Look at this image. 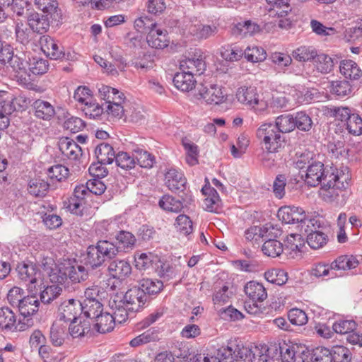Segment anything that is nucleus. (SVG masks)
Segmentation results:
<instances>
[{
  "label": "nucleus",
  "mask_w": 362,
  "mask_h": 362,
  "mask_svg": "<svg viewBox=\"0 0 362 362\" xmlns=\"http://www.w3.org/2000/svg\"><path fill=\"white\" fill-rule=\"evenodd\" d=\"M108 272L115 279H124L132 272V267L130 264L123 259H115L110 262L108 266Z\"/></svg>",
  "instance_id": "obj_18"
},
{
  "label": "nucleus",
  "mask_w": 362,
  "mask_h": 362,
  "mask_svg": "<svg viewBox=\"0 0 362 362\" xmlns=\"http://www.w3.org/2000/svg\"><path fill=\"white\" fill-rule=\"evenodd\" d=\"M81 315V306L78 300L70 299L61 303L58 309V320L60 322H71Z\"/></svg>",
  "instance_id": "obj_9"
},
{
  "label": "nucleus",
  "mask_w": 362,
  "mask_h": 362,
  "mask_svg": "<svg viewBox=\"0 0 362 362\" xmlns=\"http://www.w3.org/2000/svg\"><path fill=\"white\" fill-rule=\"evenodd\" d=\"M81 313H83L86 319L93 321L103 313V304L99 300L90 301V300H83L81 303Z\"/></svg>",
  "instance_id": "obj_27"
},
{
  "label": "nucleus",
  "mask_w": 362,
  "mask_h": 362,
  "mask_svg": "<svg viewBox=\"0 0 362 362\" xmlns=\"http://www.w3.org/2000/svg\"><path fill=\"white\" fill-rule=\"evenodd\" d=\"M31 30L28 23H17L16 27V40L23 45L28 43L32 35Z\"/></svg>",
  "instance_id": "obj_62"
},
{
  "label": "nucleus",
  "mask_w": 362,
  "mask_h": 362,
  "mask_svg": "<svg viewBox=\"0 0 362 362\" xmlns=\"http://www.w3.org/2000/svg\"><path fill=\"white\" fill-rule=\"evenodd\" d=\"M180 69L192 76L201 75L206 69V63L202 55L183 59L180 62Z\"/></svg>",
  "instance_id": "obj_12"
},
{
  "label": "nucleus",
  "mask_w": 362,
  "mask_h": 362,
  "mask_svg": "<svg viewBox=\"0 0 362 362\" xmlns=\"http://www.w3.org/2000/svg\"><path fill=\"white\" fill-rule=\"evenodd\" d=\"M340 73L350 80H358L362 76V71L358 64L351 59H344L340 62Z\"/></svg>",
  "instance_id": "obj_25"
},
{
  "label": "nucleus",
  "mask_w": 362,
  "mask_h": 362,
  "mask_svg": "<svg viewBox=\"0 0 362 362\" xmlns=\"http://www.w3.org/2000/svg\"><path fill=\"white\" fill-rule=\"evenodd\" d=\"M69 262L57 264L52 273L49 274V280L52 283L66 286L69 285Z\"/></svg>",
  "instance_id": "obj_29"
},
{
  "label": "nucleus",
  "mask_w": 362,
  "mask_h": 362,
  "mask_svg": "<svg viewBox=\"0 0 362 362\" xmlns=\"http://www.w3.org/2000/svg\"><path fill=\"white\" fill-rule=\"evenodd\" d=\"M233 293L228 291L227 286H223L221 289L216 291L213 298L216 310L220 309L221 306L228 303Z\"/></svg>",
  "instance_id": "obj_61"
},
{
  "label": "nucleus",
  "mask_w": 362,
  "mask_h": 362,
  "mask_svg": "<svg viewBox=\"0 0 362 362\" xmlns=\"http://www.w3.org/2000/svg\"><path fill=\"white\" fill-rule=\"evenodd\" d=\"M93 321L95 322V328L102 334L111 332L115 325L112 315L108 313L103 312Z\"/></svg>",
  "instance_id": "obj_34"
},
{
  "label": "nucleus",
  "mask_w": 362,
  "mask_h": 362,
  "mask_svg": "<svg viewBox=\"0 0 362 362\" xmlns=\"http://www.w3.org/2000/svg\"><path fill=\"white\" fill-rule=\"evenodd\" d=\"M59 148L62 153L69 160H76L82 156L81 146L76 141L67 137L59 141Z\"/></svg>",
  "instance_id": "obj_15"
},
{
  "label": "nucleus",
  "mask_w": 362,
  "mask_h": 362,
  "mask_svg": "<svg viewBox=\"0 0 362 362\" xmlns=\"http://www.w3.org/2000/svg\"><path fill=\"white\" fill-rule=\"evenodd\" d=\"M69 284L80 283L86 281L88 277V272L84 266L82 265H71L69 263Z\"/></svg>",
  "instance_id": "obj_44"
},
{
  "label": "nucleus",
  "mask_w": 362,
  "mask_h": 362,
  "mask_svg": "<svg viewBox=\"0 0 362 362\" xmlns=\"http://www.w3.org/2000/svg\"><path fill=\"white\" fill-rule=\"evenodd\" d=\"M282 362H295L296 357L305 353L306 348L302 344L285 341L279 344Z\"/></svg>",
  "instance_id": "obj_14"
},
{
  "label": "nucleus",
  "mask_w": 362,
  "mask_h": 362,
  "mask_svg": "<svg viewBox=\"0 0 362 362\" xmlns=\"http://www.w3.org/2000/svg\"><path fill=\"white\" fill-rule=\"evenodd\" d=\"M174 357L180 359V362H199L202 356L191 351L186 344H180L173 349Z\"/></svg>",
  "instance_id": "obj_28"
},
{
  "label": "nucleus",
  "mask_w": 362,
  "mask_h": 362,
  "mask_svg": "<svg viewBox=\"0 0 362 362\" xmlns=\"http://www.w3.org/2000/svg\"><path fill=\"white\" fill-rule=\"evenodd\" d=\"M218 29L215 25H194L189 28V32L199 39H207L217 33Z\"/></svg>",
  "instance_id": "obj_39"
},
{
  "label": "nucleus",
  "mask_w": 362,
  "mask_h": 362,
  "mask_svg": "<svg viewBox=\"0 0 362 362\" xmlns=\"http://www.w3.org/2000/svg\"><path fill=\"white\" fill-rule=\"evenodd\" d=\"M40 302L37 296L34 294L23 297L17 305L21 315L23 317L21 320L25 318H31L30 316L35 314L39 308Z\"/></svg>",
  "instance_id": "obj_17"
},
{
  "label": "nucleus",
  "mask_w": 362,
  "mask_h": 362,
  "mask_svg": "<svg viewBox=\"0 0 362 362\" xmlns=\"http://www.w3.org/2000/svg\"><path fill=\"white\" fill-rule=\"evenodd\" d=\"M346 124L349 133L355 136L362 134V119L358 114H352Z\"/></svg>",
  "instance_id": "obj_64"
},
{
  "label": "nucleus",
  "mask_w": 362,
  "mask_h": 362,
  "mask_svg": "<svg viewBox=\"0 0 362 362\" xmlns=\"http://www.w3.org/2000/svg\"><path fill=\"white\" fill-rule=\"evenodd\" d=\"M28 83L33 80L32 75L43 74L48 70L47 61L43 59L33 58L29 62Z\"/></svg>",
  "instance_id": "obj_41"
},
{
  "label": "nucleus",
  "mask_w": 362,
  "mask_h": 362,
  "mask_svg": "<svg viewBox=\"0 0 362 362\" xmlns=\"http://www.w3.org/2000/svg\"><path fill=\"white\" fill-rule=\"evenodd\" d=\"M115 239L116 244L115 245L119 247V252L122 251V249L132 247L136 242V238L134 235L124 230H121L117 234Z\"/></svg>",
  "instance_id": "obj_52"
},
{
  "label": "nucleus",
  "mask_w": 362,
  "mask_h": 362,
  "mask_svg": "<svg viewBox=\"0 0 362 362\" xmlns=\"http://www.w3.org/2000/svg\"><path fill=\"white\" fill-rule=\"evenodd\" d=\"M332 171H336V169H327L321 162L313 163L308 167L305 182L311 187L322 185L329 178Z\"/></svg>",
  "instance_id": "obj_8"
},
{
  "label": "nucleus",
  "mask_w": 362,
  "mask_h": 362,
  "mask_svg": "<svg viewBox=\"0 0 362 362\" xmlns=\"http://www.w3.org/2000/svg\"><path fill=\"white\" fill-rule=\"evenodd\" d=\"M264 255L270 257H276L281 255L284 251L282 243L276 239H268L262 246Z\"/></svg>",
  "instance_id": "obj_38"
},
{
  "label": "nucleus",
  "mask_w": 362,
  "mask_h": 362,
  "mask_svg": "<svg viewBox=\"0 0 362 362\" xmlns=\"http://www.w3.org/2000/svg\"><path fill=\"white\" fill-rule=\"evenodd\" d=\"M95 153L98 163L103 165L112 163L116 156L113 148L107 143L98 144Z\"/></svg>",
  "instance_id": "obj_26"
},
{
  "label": "nucleus",
  "mask_w": 362,
  "mask_h": 362,
  "mask_svg": "<svg viewBox=\"0 0 362 362\" xmlns=\"http://www.w3.org/2000/svg\"><path fill=\"white\" fill-rule=\"evenodd\" d=\"M204 194L208 195L204 200L206 210L218 213L221 206V199L216 189L211 187H204L202 189Z\"/></svg>",
  "instance_id": "obj_24"
},
{
  "label": "nucleus",
  "mask_w": 362,
  "mask_h": 362,
  "mask_svg": "<svg viewBox=\"0 0 362 362\" xmlns=\"http://www.w3.org/2000/svg\"><path fill=\"white\" fill-rule=\"evenodd\" d=\"M147 297L139 287H133L128 290L124 296L123 303L129 311H139L145 304Z\"/></svg>",
  "instance_id": "obj_10"
},
{
  "label": "nucleus",
  "mask_w": 362,
  "mask_h": 362,
  "mask_svg": "<svg viewBox=\"0 0 362 362\" xmlns=\"http://www.w3.org/2000/svg\"><path fill=\"white\" fill-rule=\"evenodd\" d=\"M146 40L149 46L156 49H163L168 45L167 32L160 28L151 30L147 35Z\"/></svg>",
  "instance_id": "obj_21"
},
{
  "label": "nucleus",
  "mask_w": 362,
  "mask_h": 362,
  "mask_svg": "<svg viewBox=\"0 0 362 362\" xmlns=\"http://www.w3.org/2000/svg\"><path fill=\"white\" fill-rule=\"evenodd\" d=\"M277 216L279 220L286 224L298 223L300 225L306 218V214L301 208L285 206L279 209Z\"/></svg>",
  "instance_id": "obj_11"
},
{
  "label": "nucleus",
  "mask_w": 362,
  "mask_h": 362,
  "mask_svg": "<svg viewBox=\"0 0 362 362\" xmlns=\"http://www.w3.org/2000/svg\"><path fill=\"white\" fill-rule=\"evenodd\" d=\"M276 129L280 133H288L295 129L294 118L291 115H283L276 119Z\"/></svg>",
  "instance_id": "obj_46"
},
{
  "label": "nucleus",
  "mask_w": 362,
  "mask_h": 362,
  "mask_svg": "<svg viewBox=\"0 0 362 362\" xmlns=\"http://www.w3.org/2000/svg\"><path fill=\"white\" fill-rule=\"evenodd\" d=\"M243 56L251 62H262L267 58V53L262 47L253 46L243 49Z\"/></svg>",
  "instance_id": "obj_49"
},
{
  "label": "nucleus",
  "mask_w": 362,
  "mask_h": 362,
  "mask_svg": "<svg viewBox=\"0 0 362 362\" xmlns=\"http://www.w3.org/2000/svg\"><path fill=\"white\" fill-rule=\"evenodd\" d=\"M317 52V50L310 46H301L293 52V57L300 62L314 60Z\"/></svg>",
  "instance_id": "obj_43"
},
{
  "label": "nucleus",
  "mask_w": 362,
  "mask_h": 362,
  "mask_svg": "<svg viewBox=\"0 0 362 362\" xmlns=\"http://www.w3.org/2000/svg\"><path fill=\"white\" fill-rule=\"evenodd\" d=\"M134 27L139 31L149 33L151 30L158 28V24L154 20L144 15L134 21Z\"/></svg>",
  "instance_id": "obj_55"
},
{
  "label": "nucleus",
  "mask_w": 362,
  "mask_h": 362,
  "mask_svg": "<svg viewBox=\"0 0 362 362\" xmlns=\"http://www.w3.org/2000/svg\"><path fill=\"white\" fill-rule=\"evenodd\" d=\"M17 272L19 278L28 284V290L33 293L37 287L41 289L42 277L40 272L36 269L33 263H23L17 267Z\"/></svg>",
  "instance_id": "obj_6"
},
{
  "label": "nucleus",
  "mask_w": 362,
  "mask_h": 362,
  "mask_svg": "<svg viewBox=\"0 0 362 362\" xmlns=\"http://www.w3.org/2000/svg\"><path fill=\"white\" fill-rule=\"evenodd\" d=\"M32 107L34 110V115L43 120H49L55 115V110L54 106L49 102L37 99L32 104Z\"/></svg>",
  "instance_id": "obj_20"
},
{
  "label": "nucleus",
  "mask_w": 362,
  "mask_h": 362,
  "mask_svg": "<svg viewBox=\"0 0 362 362\" xmlns=\"http://www.w3.org/2000/svg\"><path fill=\"white\" fill-rule=\"evenodd\" d=\"M115 160L117 166L124 170L132 169L134 168L136 164L134 156H131L127 152L118 153L115 156Z\"/></svg>",
  "instance_id": "obj_63"
},
{
  "label": "nucleus",
  "mask_w": 362,
  "mask_h": 362,
  "mask_svg": "<svg viewBox=\"0 0 362 362\" xmlns=\"http://www.w3.org/2000/svg\"><path fill=\"white\" fill-rule=\"evenodd\" d=\"M62 291V287L59 285H51L44 286V289L40 292V298L42 303L46 304L57 298Z\"/></svg>",
  "instance_id": "obj_51"
},
{
  "label": "nucleus",
  "mask_w": 362,
  "mask_h": 362,
  "mask_svg": "<svg viewBox=\"0 0 362 362\" xmlns=\"http://www.w3.org/2000/svg\"><path fill=\"white\" fill-rule=\"evenodd\" d=\"M302 236L301 233L288 235L286 238V249L296 253L300 252L305 245L304 238Z\"/></svg>",
  "instance_id": "obj_56"
},
{
  "label": "nucleus",
  "mask_w": 362,
  "mask_h": 362,
  "mask_svg": "<svg viewBox=\"0 0 362 362\" xmlns=\"http://www.w3.org/2000/svg\"><path fill=\"white\" fill-rule=\"evenodd\" d=\"M139 288L145 295H156L163 289V282L158 280L143 279L139 284Z\"/></svg>",
  "instance_id": "obj_45"
},
{
  "label": "nucleus",
  "mask_w": 362,
  "mask_h": 362,
  "mask_svg": "<svg viewBox=\"0 0 362 362\" xmlns=\"http://www.w3.org/2000/svg\"><path fill=\"white\" fill-rule=\"evenodd\" d=\"M314 66L318 72L327 74L333 70L334 62V59L326 54H317L314 59Z\"/></svg>",
  "instance_id": "obj_36"
},
{
  "label": "nucleus",
  "mask_w": 362,
  "mask_h": 362,
  "mask_svg": "<svg viewBox=\"0 0 362 362\" xmlns=\"http://www.w3.org/2000/svg\"><path fill=\"white\" fill-rule=\"evenodd\" d=\"M186 182L182 173L175 169H170L165 174V184L172 192L183 191Z\"/></svg>",
  "instance_id": "obj_16"
},
{
  "label": "nucleus",
  "mask_w": 362,
  "mask_h": 362,
  "mask_svg": "<svg viewBox=\"0 0 362 362\" xmlns=\"http://www.w3.org/2000/svg\"><path fill=\"white\" fill-rule=\"evenodd\" d=\"M98 95L101 100L105 101L102 104L103 106L117 102H124L125 100L123 93L116 88L105 85H101L98 88Z\"/></svg>",
  "instance_id": "obj_19"
},
{
  "label": "nucleus",
  "mask_w": 362,
  "mask_h": 362,
  "mask_svg": "<svg viewBox=\"0 0 362 362\" xmlns=\"http://www.w3.org/2000/svg\"><path fill=\"white\" fill-rule=\"evenodd\" d=\"M259 31V25L251 21L238 23L233 28V34L241 37L253 35Z\"/></svg>",
  "instance_id": "obj_35"
},
{
  "label": "nucleus",
  "mask_w": 362,
  "mask_h": 362,
  "mask_svg": "<svg viewBox=\"0 0 362 362\" xmlns=\"http://www.w3.org/2000/svg\"><path fill=\"white\" fill-rule=\"evenodd\" d=\"M358 261L352 255H343L339 257L331 265V269L349 270L356 268Z\"/></svg>",
  "instance_id": "obj_37"
},
{
  "label": "nucleus",
  "mask_w": 362,
  "mask_h": 362,
  "mask_svg": "<svg viewBox=\"0 0 362 362\" xmlns=\"http://www.w3.org/2000/svg\"><path fill=\"white\" fill-rule=\"evenodd\" d=\"M175 227L177 232L183 235H189L193 230L192 221L185 214H180L176 218Z\"/></svg>",
  "instance_id": "obj_48"
},
{
  "label": "nucleus",
  "mask_w": 362,
  "mask_h": 362,
  "mask_svg": "<svg viewBox=\"0 0 362 362\" xmlns=\"http://www.w3.org/2000/svg\"><path fill=\"white\" fill-rule=\"evenodd\" d=\"M330 92L339 97L349 95L352 92V86L346 80H336L330 83Z\"/></svg>",
  "instance_id": "obj_42"
},
{
  "label": "nucleus",
  "mask_w": 362,
  "mask_h": 362,
  "mask_svg": "<svg viewBox=\"0 0 362 362\" xmlns=\"http://www.w3.org/2000/svg\"><path fill=\"white\" fill-rule=\"evenodd\" d=\"M124 102H117L115 103L105 105L104 112L107 114L110 119H120L124 115Z\"/></svg>",
  "instance_id": "obj_57"
},
{
  "label": "nucleus",
  "mask_w": 362,
  "mask_h": 362,
  "mask_svg": "<svg viewBox=\"0 0 362 362\" xmlns=\"http://www.w3.org/2000/svg\"><path fill=\"white\" fill-rule=\"evenodd\" d=\"M256 135L268 153L277 152L284 144V138L271 123L262 124L257 129Z\"/></svg>",
  "instance_id": "obj_3"
},
{
  "label": "nucleus",
  "mask_w": 362,
  "mask_h": 362,
  "mask_svg": "<svg viewBox=\"0 0 362 362\" xmlns=\"http://www.w3.org/2000/svg\"><path fill=\"white\" fill-rule=\"evenodd\" d=\"M183 146L186 151V161L189 165H194L198 163L199 151L198 147L194 143L189 141H182Z\"/></svg>",
  "instance_id": "obj_58"
},
{
  "label": "nucleus",
  "mask_w": 362,
  "mask_h": 362,
  "mask_svg": "<svg viewBox=\"0 0 362 362\" xmlns=\"http://www.w3.org/2000/svg\"><path fill=\"white\" fill-rule=\"evenodd\" d=\"M91 323L90 320L83 319L81 315L78 316V319L70 322L69 331L71 336L74 338L86 336L90 332Z\"/></svg>",
  "instance_id": "obj_22"
},
{
  "label": "nucleus",
  "mask_w": 362,
  "mask_h": 362,
  "mask_svg": "<svg viewBox=\"0 0 362 362\" xmlns=\"http://www.w3.org/2000/svg\"><path fill=\"white\" fill-rule=\"evenodd\" d=\"M245 294L255 302H263L267 297V293L264 286L258 282H248L244 288Z\"/></svg>",
  "instance_id": "obj_23"
},
{
  "label": "nucleus",
  "mask_w": 362,
  "mask_h": 362,
  "mask_svg": "<svg viewBox=\"0 0 362 362\" xmlns=\"http://www.w3.org/2000/svg\"><path fill=\"white\" fill-rule=\"evenodd\" d=\"M331 362H350V351L343 346H336L330 350Z\"/></svg>",
  "instance_id": "obj_54"
},
{
  "label": "nucleus",
  "mask_w": 362,
  "mask_h": 362,
  "mask_svg": "<svg viewBox=\"0 0 362 362\" xmlns=\"http://www.w3.org/2000/svg\"><path fill=\"white\" fill-rule=\"evenodd\" d=\"M349 175L348 172L336 169L332 171L329 178L322 185L320 194L322 199L328 202L334 201L339 194L348 186Z\"/></svg>",
  "instance_id": "obj_2"
},
{
  "label": "nucleus",
  "mask_w": 362,
  "mask_h": 362,
  "mask_svg": "<svg viewBox=\"0 0 362 362\" xmlns=\"http://www.w3.org/2000/svg\"><path fill=\"white\" fill-rule=\"evenodd\" d=\"M266 280L270 283L281 286L288 281L287 273L279 269H273L264 273Z\"/></svg>",
  "instance_id": "obj_50"
},
{
  "label": "nucleus",
  "mask_w": 362,
  "mask_h": 362,
  "mask_svg": "<svg viewBox=\"0 0 362 362\" xmlns=\"http://www.w3.org/2000/svg\"><path fill=\"white\" fill-rule=\"evenodd\" d=\"M196 96L210 105H219L226 100L222 87L215 84H201L197 88Z\"/></svg>",
  "instance_id": "obj_7"
},
{
  "label": "nucleus",
  "mask_w": 362,
  "mask_h": 362,
  "mask_svg": "<svg viewBox=\"0 0 362 362\" xmlns=\"http://www.w3.org/2000/svg\"><path fill=\"white\" fill-rule=\"evenodd\" d=\"M35 4L39 9L50 15L54 19L57 20V18L59 17L57 0H35Z\"/></svg>",
  "instance_id": "obj_47"
},
{
  "label": "nucleus",
  "mask_w": 362,
  "mask_h": 362,
  "mask_svg": "<svg viewBox=\"0 0 362 362\" xmlns=\"http://www.w3.org/2000/svg\"><path fill=\"white\" fill-rule=\"evenodd\" d=\"M8 64L17 73V76L21 82L23 83H27L29 71V62L18 56H15Z\"/></svg>",
  "instance_id": "obj_33"
},
{
  "label": "nucleus",
  "mask_w": 362,
  "mask_h": 362,
  "mask_svg": "<svg viewBox=\"0 0 362 362\" xmlns=\"http://www.w3.org/2000/svg\"><path fill=\"white\" fill-rule=\"evenodd\" d=\"M41 48L43 52L52 59L57 60L64 57L63 47L50 36L45 35L40 38Z\"/></svg>",
  "instance_id": "obj_13"
},
{
  "label": "nucleus",
  "mask_w": 362,
  "mask_h": 362,
  "mask_svg": "<svg viewBox=\"0 0 362 362\" xmlns=\"http://www.w3.org/2000/svg\"><path fill=\"white\" fill-rule=\"evenodd\" d=\"M134 159H136L138 164L142 168H151L154 163V156L143 149L134 150Z\"/></svg>",
  "instance_id": "obj_60"
},
{
  "label": "nucleus",
  "mask_w": 362,
  "mask_h": 362,
  "mask_svg": "<svg viewBox=\"0 0 362 362\" xmlns=\"http://www.w3.org/2000/svg\"><path fill=\"white\" fill-rule=\"evenodd\" d=\"M66 326L62 322L55 321L49 331V340L54 346H62L65 340Z\"/></svg>",
  "instance_id": "obj_32"
},
{
  "label": "nucleus",
  "mask_w": 362,
  "mask_h": 362,
  "mask_svg": "<svg viewBox=\"0 0 362 362\" xmlns=\"http://www.w3.org/2000/svg\"><path fill=\"white\" fill-rule=\"evenodd\" d=\"M49 189V185L44 180H35L30 182L28 192L35 197H43Z\"/></svg>",
  "instance_id": "obj_59"
},
{
  "label": "nucleus",
  "mask_w": 362,
  "mask_h": 362,
  "mask_svg": "<svg viewBox=\"0 0 362 362\" xmlns=\"http://www.w3.org/2000/svg\"><path fill=\"white\" fill-rule=\"evenodd\" d=\"M119 253V247L115 243L107 240H100L95 246H89L87 249L84 264L87 267L95 269L100 267L105 258H114Z\"/></svg>",
  "instance_id": "obj_1"
},
{
  "label": "nucleus",
  "mask_w": 362,
  "mask_h": 362,
  "mask_svg": "<svg viewBox=\"0 0 362 362\" xmlns=\"http://www.w3.org/2000/svg\"><path fill=\"white\" fill-rule=\"evenodd\" d=\"M28 21L31 30L40 34L47 32L49 28L48 20L43 16L40 18L38 13H34L28 16Z\"/></svg>",
  "instance_id": "obj_40"
},
{
  "label": "nucleus",
  "mask_w": 362,
  "mask_h": 362,
  "mask_svg": "<svg viewBox=\"0 0 362 362\" xmlns=\"http://www.w3.org/2000/svg\"><path fill=\"white\" fill-rule=\"evenodd\" d=\"M159 206L163 209L171 212H178L183 207L181 201L170 195H164L159 201Z\"/></svg>",
  "instance_id": "obj_53"
},
{
  "label": "nucleus",
  "mask_w": 362,
  "mask_h": 362,
  "mask_svg": "<svg viewBox=\"0 0 362 362\" xmlns=\"http://www.w3.org/2000/svg\"><path fill=\"white\" fill-rule=\"evenodd\" d=\"M173 83L181 91H189L194 88L196 81L193 76L182 71L175 74Z\"/></svg>",
  "instance_id": "obj_30"
},
{
  "label": "nucleus",
  "mask_w": 362,
  "mask_h": 362,
  "mask_svg": "<svg viewBox=\"0 0 362 362\" xmlns=\"http://www.w3.org/2000/svg\"><path fill=\"white\" fill-rule=\"evenodd\" d=\"M236 98L242 104L248 105L257 112H262L267 108V103L259 99L257 88L253 86H243L236 91Z\"/></svg>",
  "instance_id": "obj_5"
},
{
  "label": "nucleus",
  "mask_w": 362,
  "mask_h": 362,
  "mask_svg": "<svg viewBox=\"0 0 362 362\" xmlns=\"http://www.w3.org/2000/svg\"><path fill=\"white\" fill-rule=\"evenodd\" d=\"M220 54L227 62H237L243 56V48L237 44L224 45L220 48Z\"/></svg>",
  "instance_id": "obj_31"
},
{
  "label": "nucleus",
  "mask_w": 362,
  "mask_h": 362,
  "mask_svg": "<svg viewBox=\"0 0 362 362\" xmlns=\"http://www.w3.org/2000/svg\"><path fill=\"white\" fill-rule=\"evenodd\" d=\"M32 318H19L18 322L15 313L8 308H0V331L6 332H23L33 327Z\"/></svg>",
  "instance_id": "obj_4"
}]
</instances>
